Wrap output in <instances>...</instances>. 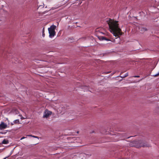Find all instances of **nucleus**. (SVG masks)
<instances>
[{"mask_svg": "<svg viewBox=\"0 0 159 159\" xmlns=\"http://www.w3.org/2000/svg\"><path fill=\"white\" fill-rule=\"evenodd\" d=\"M99 39L101 40H105L107 41L109 40L106 39V38L104 37H101L100 38H99Z\"/></svg>", "mask_w": 159, "mask_h": 159, "instance_id": "9d476101", "label": "nucleus"}, {"mask_svg": "<svg viewBox=\"0 0 159 159\" xmlns=\"http://www.w3.org/2000/svg\"><path fill=\"white\" fill-rule=\"evenodd\" d=\"M139 29L140 31H142L144 32L147 30V29L145 27H139Z\"/></svg>", "mask_w": 159, "mask_h": 159, "instance_id": "423d86ee", "label": "nucleus"}, {"mask_svg": "<svg viewBox=\"0 0 159 159\" xmlns=\"http://www.w3.org/2000/svg\"><path fill=\"white\" fill-rule=\"evenodd\" d=\"M19 116H21L20 119L21 120H23L25 119V118L23 117L21 115H19Z\"/></svg>", "mask_w": 159, "mask_h": 159, "instance_id": "ddd939ff", "label": "nucleus"}, {"mask_svg": "<svg viewBox=\"0 0 159 159\" xmlns=\"http://www.w3.org/2000/svg\"><path fill=\"white\" fill-rule=\"evenodd\" d=\"M42 36L43 37H44L45 36V34H44V28L43 29V34H42Z\"/></svg>", "mask_w": 159, "mask_h": 159, "instance_id": "9b49d317", "label": "nucleus"}, {"mask_svg": "<svg viewBox=\"0 0 159 159\" xmlns=\"http://www.w3.org/2000/svg\"><path fill=\"white\" fill-rule=\"evenodd\" d=\"M133 143H134V144L132 145V146H134L136 147H148V145L144 141L139 140L138 141H133Z\"/></svg>", "mask_w": 159, "mask_h": 159, "instance_id": "f03ea898", "label": "nucleus"}, {"mask_svg": "<svg viewBox=\"0 0 159 159\" xmlns=\"http://www.w3.org/2000/svg\"><path fill=\"white\" fill-rule=\"evenodd\" d=\"M26 136H31H31H32V135H27Z\"/></svg>", "mask_w": 159, "mask_h": 159, "instance_id": "a211bd4d", "label": "nucleus"}, {"mask_svg": "<svg viewBox=\"0 0 159 159\" xmlns=\"http://www.w3.org/2000/svg\"><path fill=\"white\" fill-rule=\"evenodd\" d=\"M26 138V137H22V138L20 139V140H22V139H25V138Z\"/></svg>", "mask_w": 159, "mask_h": 159, "instance_id": "f3484780", "label": "nucleus"}, {"mask_svg": "<svg viewBox=\"0 0 159 159\" xmlns=\"http://www.w3.org/2000/svg\"><path fill=\"white\" fill-rule=\"evenodd\" d=\"M155 76H157L158 75H159V72L157 73V74H156L155 75H154Z\"/></svg>", "mask_w": 159, "mask_h": 159, "instance_id": "2eb2a0df", "label": "nucleus"}, {"mask_svg": "<svg viewBox=\"0 0 159 159\" xmlns=\"http://www.w3.org/2000/svg\"><path fill=\"white\" fill-rule=\"evenodd\" d=\"M7 125L3 122H2L0 124V129H5L7 127Z\"/></svg>", "mask_w": 159, "mask_h": 159, "instance_id": "39448f33", "label": "nucleus"}, {"mask_svg": "<svg viewBox=\"0 0 159 159\" xmlns=\"http://www.w3.org/2000/svg\"><path fill=\"white\" fill-rule=\"evenodd\" d=\"M51 111H49L48 110H46L44 112L43 117V118H47L50 115L52 114Z\"/></svg>", "mask_w": 159, "mask_h": 159, "instance_id": "20e7f679", "label": "nucleus"}, {"mask_svg": "<svg viewBox=\"0 0 159 159\" xmlns=\"http://www.w3.org/2000/svg\"><path fill=\"white\" fill-rule=\"evenodd\" d=\"M2 144H7L8 143V141L7 140L4 139L2 142Z\"/></svg>", "mask_w": 159, "mask_h": 159, "instance_id": "1a4fd4ad", "label": "nucleus"}, {"mask_svg": "<svg viewBox=\"0 0 159 159\" xmlns=\"http://www.w3.org/2000/svg\"><path fill=\"white\" fill-rule=\"evenodd\" d=\"M128 73H125L124 75V76H123V77H122V76H121V78H124V77H127L128 76Z\"/></svg>", "mask_w": 159, "mask_h": 159, "instance_id": "f8f14e48", "label": "nucleus"}, {"mask_svg": "<svg viewBox=\"0 0 159 159\" xmlns=\"http://www.w3.org/2000/svg\"><path fill=\"white\" fill-rule=\"evenodd\" d=\"M110 31L115 37L121 35V30L119 27L118 22L112 20H109L108 22Z\"/></svg>", "mask_w": 159, "mask_h": 159, "instance_id": "f257e3e1", "label": "nucleus"}, {"mask_svg": "<svg viewBox=\"0 0 159 159\" xmlns=\"http://www.w3.org/2000/svg\"><path fill=\"white\" fill-rule=\"evenodd\" d=\"M31 137H32L34 138H37L38 139H39V137L38 136H34V135H32V136H31Z\"/></svg>", "mask_w": 159, "mask_h": 159, "instance_id": "4468645a", "label": "nucleus"}, {"mask_svg": "<svg viewBox=\"0 0 159 159\" xmlns=\"http://www.w3.org/2000/svg\"><path fill=\"white\" fill-rule=\"evenodd\" d=\"M19 119H16L14 120L13 121V123H11V124L12 125H13L14 124H19Z\"/></svg>", "mask_w": 159, "mask_h": 159, "instance_id": "6e6552de", "label": "nucleus"}, {"mask_svg": "<svg viewBox=\"0 0 159 159\" xmlns=\"http://www.w3.org/2000/svg\"><path fill=\"white\" fill-rule=\"evenodd\" d=\"M8 159V158L7 157H6L4 158L3 159Z\"/></svg>", "mask_w": 159, "mask_h": 159, "instance_id": "6ab92c4d", "label": "nucleus"}, {"mask_svg": "<svg viewBox=\"0 0 159 159\" xmlns=\"http://www.w3.org/2000/svg\"><path fill=\"white\" fill-rule=\"evenodd\" d=\"M56 26L54 25H52L50 27L48 28V30L49 34V37L52 38L55 36L56 34L55 29L56 28Z\"/></svg>", "mask_w": 159, "mask_h": 159, "instance_id": "7ed1b4c3", "label": "nucleus"}, {"mask_svg": "<svg viewBox=\"0 0 159 159\" xmlns=\"http://www.w3.org/2000/svg\"><path fill=\"white\" fill-rule=\"evenodd\" d=\"M85 88H88V87H86V86H85V87H84V89H85Z\"/></svg>", "mask_w": 159, "mask_h": 159, "instance_id": "aec40b11", "label": "nucleus"}, {"mask_svg": "<svg viewBox=\"0 0 159 159\" xmlns=\"http://www.w3.org/2000/svg\"><path fill=\"white\" fill-rule=\"evenodd\" d=\"M134 77H137L139 78V77L140 76L139 75H136V76H133Z\"/></svg>", "mask_w": 159, "mask_h": 159, "instance_id": "dca6fc26", "label": "nucleus"}, {"mask_svg": "<svg viewBox=\"0 0 159 159\" xmlns=\"http://www.w3.org/2000/svg\"><path fill=\"white\" fill-rule=\"evenodd\" d=\"M12 112L15 114H18L19 113V111L18 110L15 109L13 110Z\"/></svg>", "mask_w": 159, "mask_h": 159, "instance_id": "0eeeda50", "label": "nucleus"}]
</instances>
